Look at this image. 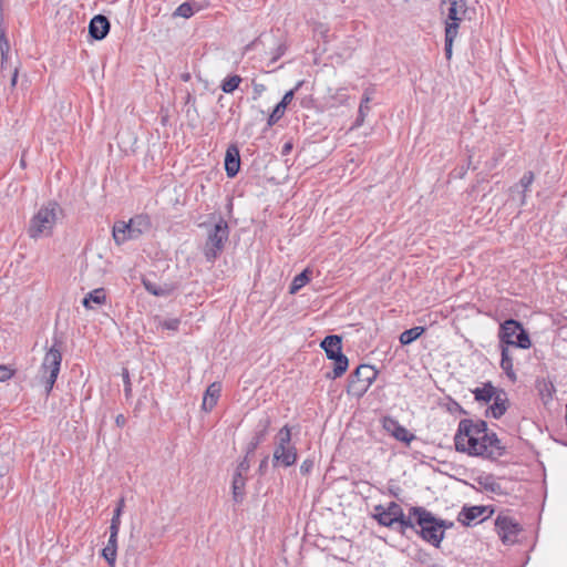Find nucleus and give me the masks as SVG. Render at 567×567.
I'll return each instance as SVG.
<instances>
[{"label":"nucleus","instance_id":"12","mask_svg":"<svg viewBox=\"0 0 567 567\" xmlns=\"http://www.w3.org/2000/svg\"><path fill=\"white\" fill-rule=\"evenodd\" d=\"M297 461V449L296 446L275 447L272 455L274 466L289 467Z\"/></svg>","mask_w":567,"mask_h":567},{"label":"nucleus","instance_id":"28","mask_svg":"<svg viewBox=\"0 0 567 567\" xmlns=\"http://www.w3.org/2000/svg\"><path fill=\"white\" fill-rule=\"evenodd\" d=\"M398 524V532L401 534H404L406 529H412L416 533L417 530V524H416V515L412 514V507L409 511V514L405 515L404 512L402 513V518L396 520Z\"/></svg>","mask_w":567,"mask_h":567},{"label":"nucleus","instance_id":"47","mask_svg":"<svg viewBox=\"0 0 567 567\" xmlns=\"http://www.w3.org/2000/svg\"><path fill=\"white\" fill-rule=\"evenodd\" d=\"M312 468H313L312 460H305L300 465V472L303 475L309 474L312 471Z\"/></svg>","mask_w":567,"mask_h":567},{"label":"nucleus","instance_id":"19","mask_svg":"<svg viewBox=\"0 0 567 567\" xmlns=\"http://www.w3.org/2000/svg\"><path fill=\"white\" fill-rule=\"evenodd\" d=\"M487 506L463 507L458 514L457 520L465 526H470L472 523L476 522L481 516L487 513Z\"/></svg>","mask_w":567,"mask_h":567},{"label":"nucleus","instance_id":"52","mask_svg":"<svg viewBox=\"0 0 567 567\" xmlns=\"http://www.w3.org/2000/svg\"><path fill=\"white\" fill-rule=\"evenodd\" d=\"M185 103L186 104H189V103L194 104L195 103V97L190 93H187Z\"/></svg>","mask_w":567,"mask_h":567},{"label":"nucleus","instance_id":"51","mask_svg":"<svg viewBox=\"0 0 567 567\" xmlns=\"http://www.w3.org/2000/svg\"><path fill=\"white\" fill-rule=\"evenodd\" d=\"M268 456H266L259 465V471L262 472L267 467Z\"/></svg>","mask_w":567,"mask_h":567},{"label":"nucleus","instance_id":"16","mask_svg":"<svg viewBox=\"0 0 567 567\" xmlns=\"http://www.w3.org/2000/svg\"><path fill=\"white\" fill-rule=\"evenodd\" d=\"M240 168L239 150L235 145H230L225 155V171L228 177H235Z\"/></svg>","mask_w":567,"mask_h":567},{"label":"nucleus","instance_id":"6","mask_svg":"<svg viewBox=\"0 0 567 567\" xmlns=\"http://www.w3.org/2000/svg\"><path fill=\"white\" fill-rule=\"evenodd\" d=\"M62 362L61 342L54 340L52 347L45 352L40 372L44 381L45 392L50 394L58 379Z\"/></svg>","mask_w":567,"mask_h":567},{"label":"nucleus","instance_id":"21","mask_svg":"<svg viewBox=\"0 0 567 567\" xmlns=\"http://www.w3.org/2000/svg\"><path fill=\"white\" fill-rule=\"evenodd\" d=\"M118 532L120 530L110 529L109 542L102 549V556L111 567H114L116 560Z\"/></svg>","mask_w":567,"mask_h":567},{"label":"nucleus","instance_id":"10","mask_svg":"<svg viewBox=\"0 0 567 567\" xmlns=\"http://www.w3.org/2000/svg\"><path fill=\"white\" fill-rule=\"evenodd\" d=\"M403 508L395 502L388 506L375 505L373 508V518L382 526L393 527L396 520L402 518Z\"/></svg>","mask_w":567,"mask_h":567},{"label":"nucleus","instance_id":"44","mask_svg":"<svg viewBox=\"0 0 567 567\" xmlns=\"http://www.w3.org/2000/svg\"><path fill=\"white\" fill-rule=\"evenodd\" d=\"M249 467H250V465H249L248 456L246 455L245 458L241 462H239V464L237 465L234 474H239L241 476H246V474L249 471Z\"/></svg>","mask_w":567,"mask_h":567},{"label":"nucleus","instance_id":"26","mask_svg":"<svg viewBox=\"0 0 567 567\" xmlns=\"http://www.w3.org/2000/svg\"><path fill=\"white\" fill-rule=\"evenodd\" d=\"M494 403L489 406L491 415L494 419H501L505 412L507 411V398L506 393L504 391H498L497 394H495Z\"/></svg>","mask_w":567,"mask_h":567},{"label":"nucleus","instance_id":"53","mask_svg":"<svg viewBox=\"0 0 567 567\" xmlns=\"http://www.w3.org/2000/svg\"><path fill=\"white\" fill-rule=\"evenodd\" d=\"M291 148H292V145L290 143L285 144L284 148H282V154H288Z\"/></svg>","mask_w":567,"mask_h":567},{"label":"nucleus","instance_id":"48","mask_svg":"<svg viewBox=\"0 0 567 567\" xmlns=\"http://www.w3.org/2000/svg\"><path fill=\"white\" fill-rule=\"evenodd\" d=\"M11 378V370L4 365H0V381H6Z\"/></svg>","mask_w":567,"mask_h":567},{"label":"nucleus","instance_id":"46","mask_svg":"<svg viewBox=\"0 0 567 567\" xmlns=\"http://www.w3.org/2000/svg\"><path fill=\"white\" fill-rule=\"evenodd\" d=\"M254 95L252 99L257 100L266 91V86L262 83L252 82Z\"/></svg>","mask_w":567,"mask_h":567},{"label":"nucleus","instance_id":"5","mask_svg":"<svg viewBox=\"0 0 567 567\" xmlns=\"http://www.w3.org/2000/svg\"><path fill=\"white\" fill-rule=\"evenodd\" d=\"M499 346H514L519 349H529L532 341L523 324L515 319H507L499 326Z\"/></svg>","mask_w":567,"mask_h":567},{"label":"nucleus","instance_id":"30","mask_svg":"<svg viewBox=\"0 0 567 567\" xmlns=\"http://www.w3.org/2000/svg\"><path fill=\"white\" fill-rule=\"evenodd\" d=\"M331 360L334 361L333 371H332V373H328L327 378L328 379L340 378L347 371V369L349 367V360L343 353L332 358Z\"/></svg>","mask_w":567,"mask_h":567},{"label":"nucleus","instance_id":"8","mask_svg":"<svg viewBox=\"0 0 567 567\" xmlns=\"http://www.w3.org/2000/svg\"><path fill=\"white\" fill-rule=\"evenodd\" d=\"M378 371L370 364H360L349 377L347 392L361 398L377 379Z\"/></svg>","mask_w":567,"mask_h":567},{"label":"nucleus","instance_id":"4","mask_svg":"<svg viewBox=\"0 0 567 567\" xmlns=\"http://www.w3.org/2000/svg\"><path fill=\"white\" fill-rule=\"evenodd\" d=\"M151 226L150 217L143 214L132 217L128 221L118 220L113 226V239L120 246L127 240L137 239L148 231Z\"/></svg>","mask_w":567,"mask_h":567},{"label":"nucleus","instance_id":"35","mask_svg":"<svg viewBox=\"0 0 567 567\" xmlns=\"http://www.w3.org/2000/svg\"><path fill=\"white\" fill-rule=\"evenodd\" d=\"M90 302H94L97 305L105 302V293L102 288L95 289L91 291L84 299H83V306L85 308H90Z\"/></svg>","mask_w":567,"mask_h":567},{"label":"nucleus","instance_id":"40","mask_svg":"<svg viewBox=\"0 0 567 567\" xmlns=\"http://www.w3.org/2000/svg\"><path fill=\"white\" fill-rule=\"evenodd\" d=\"M144 287L153 296L165 297L168 296L169 293V290L167 288H163L151 281H144Z\"/></svg>","mask_w":567,"mask_h":567},{"label":"nucleus","instance_id":"38","mask_svg":"<svg viewBox=\"0 0 567 567\" xmlns=\"http://www.w3.org/2000/svg\"><path fill=\"white\" fill-rule=\"evenodd\" d=\"M460 22L445 21V42H454L457 37Z\"/></svg>","mask_w":567,"mask_h":567},{"label":"nucleus","instance_id":"55","mask_svg":"<svg viewBox=\"0 0 567 567\" xmlns=\"http://www.w3.org/2000/svg\"><path fill=\"white\" fill-rule=\"evenodd\" d=\"M515 196H516V199H513V200L517 202V204L519 205L520 193H516Z\"/></svg>","mask_w":567,"mask_h":567},{"label":"nucleus","instance_id":"24","mask_svg":"<svg viewBox=\"0 0 567 567\" xmlns=\"http://www.w3.org/2000/svg\"><path fill=\"white\" fill-rule=\"evenodd\" d=\"M373 92H374V89H372V87H368L364 91L363 96H362L361 102H360V105H359L358 117H357V120L354 122L353 127H359V126H361L363 124L365 116L370 112L369 103L372 100Z\"/></svg>","mask_w":567,"mask_h":567},{"label":"nucleus","instance_id":"37","mask_svg":"<svg viewBox=\"0 0 567 567\" xmlns=\"http://www.w3.org/2000/svg\"><path fill=\"white\" fill-rule=\"evenodd\" d=\"M241 83V78L239 75H231L226 78L221 82V90L225 93H233L236 89H238L239 84Z\"/></svg>","mask_w":567,"mask_h":567},{"label":"nucleus","instance_id":"42","mask_svg":"<svg viewBox=\"0 0 567 567\" xmlns=\"http://www.w3.org/2000/svg\"><path fill=\"white\" fill-rule=\"evenodd\" d=\"M484 488L486 491H489L492 493L501 494L502 487L499 483H497L495 480L487 477L483 484Z\"/></svg>","mask_w":567,"mask_h":567},{"label":"nucleus","instance_id":"49","mask_svg":"<svg viewBox=\"0 0 567 567\" xmlns=\"http://www.w3.org/2000/svg\"><path fill=\"white\" fill-rule=\"evenodd\" d=\"M444 52L447 60H451L453 54V42H445Z\"/></svg>","mask_w":567,"mask_h":567},{"label":"nucleus","instance_id":"29","mask_svg":"<svg viewBox=\"0 0 567 567\" xmlns=\"http://www.w3.org/2000/svg\"><path fill=\"white\" fill-rule=\"evenodd\" d=\"M472 392L476 401L485 403L489 402L498 393L491 382H486L482 388H476Z\"/></svg>","mask_w":567,"mask_h":567},{"label":"nucleus","instance_id":"59","mask_svg":"<svg viewBox=\"0 0 567 567\" xmlns=\"http://www.w3.org/2000/svg\"><path fill=\"white\" fill-rule=\"evenodd\" d=\"M566 257H567V251H566Z\"/></svg>","mask_w":567,"mask_h":567},{"label":"nucleus","instance_id":"56","mask_svg":"<svg viewBox=\"0 0 567 567\" xmlns=\"http://www.w3.org/2000/svg\"><path fill=\"white\" fill-rule=\"evenodd\" d=\"M123 421H124L123 415H118V416L116 417V423H117V424H120V423H121V422H123Z\"/></svg>","mask_w":567,"mask_h":567},{"label":"nucleus","instance_id":"13","mask_svg":"<svg viewBox=\"0 0 567 567\" xmlns=\"http://www.w3.org/2000/svg\"><path fill=\"white\" fill-rule=\"evenodd\" d=\"M110 21L105 16L97 14L89 23V34L94 40H103L110 32Z\"/></svg>","mask_w":567,"mask_h":567},{"label":"nucleus","instance_id":"31","mask_svg":"<svg viewBox=\"0 0 567 567\" xmlns=\"http://www.w3.org/2000/svg\"><path fill=\"white\" fill-rule=\"evenodd\" d=\"M424 331V327H413L411 329L404 330L399 337L400 343L408 346L420 338Z\"/></svg>","mask_w":567,"mask_h":567},{"label":"nucleus","instance_id":"25","mask_svg":"<svg viewBox=\"0 0 567 567\" xmlns=\"http://www.w3.org/2000/svg\"><path fill=\"white\" fill-rule=\"evenodd\" d=\"M446 21L461 22L466 12V3L464 0H449Z\"/></svg>","mask_w":567,"mask_h":567},{"label":"nucleus","instance_id":"11","mask_svg":"<svg viewBox=\"0 0 567 567\" xmlns=\"http://www.w3.org/2000/svg\"><path fill=\"white\" fill-rule=\"evenodd\" d=\"M383 429L389 432L398 441L410 444L415 439V435L410 433L403 425L395 419L386 416L383 419Z\"/></svg>","mask_w":567,"mask_h":567},{"label":"nucleus","instance_id":"27","mask_svg":"<svg viewBox=\"0 0 567 567\" xmlns=\"http://www.w3.org/2000/svg\"><path fill=\"white\" fill-rule=\"evenodd\" d=\"M246 476L234 474L231 482V494L235 503H241L245 497Z\"/></svg>","mask_w":567,"mask_h":567},{"label":"nucleus","instance_id":"39","mask_svg":"<svg viewBox=\"0 0 567 567\" xmlns=\"http://www.w3.org/2000/svg\"><path fill=\"white\" fill-rule=\"evenodd\" d=\"M410 556L413 560H415L416 563H419L421 565L427 566L432 561L431 555L422 548H415Z\"/></svg>","mask_w":567,"mask_h":567},{"label":"nucleus","instance_id":"23","mask_svg":"<svg viewBox=\"0 0 567 567\" xmlns=\"http://www.w3.org/2000/svg\"><path fill=\"white\" fill-rule=\"evenodd\" d=\"M536 389L538 391L540 400L543 401V403L545 405H547L548 403H550L553 401L554 394L556 393V388L551 380H549V379L537 380Z\"/></svg>","mask_w":567,"mask_h":567},{"label":"nucleus","instance_id":"50","mask_svg":"<svg viewBox=\"0 0 567 567\" xmlns=\"http://www.w3.org/2000/svg\"><path fill=\"white\" fill-rule=\"evenodd\" d=\"M18 80V68H14L11 75V86L14 87Z\"/></svg>","mask_w":567,"mask_h":567},{"label":"nucleus","instance_id":"33","mask_svg":"<svg viewBox=\"0 0 567 567\" xmlns=\"http://www.w3.org/2000/svg\"><path fill=\"white\" fill-rule=\"evenodd\" d=\"M9 52H10L9 40L6 35L4 30H1V32H0V53H1V73H2V75H4L6 64H7L8 58H9Z\"/></svg>","mask_w":567,"mask_h":567},{"label":"nucleus","instance_id":"41","mask_svg":"<svg viewBox=\"0 0 567 567\" xmlns=\"http://www.w3.org/2000/svg\"><path fill=\"white\" fill-rule=\"evenodd\" d=\"M194 14V10L190 3L183 2L174 11L175 17H182L185 19L190 18Z\"/></svg>","mask_w":567,"mask_h":567},{"label":"nucleus","instance_id":"32","mask_svg":"<svg viewBox=\"0 0 567 567\" xmlns=\"http://www.w3.org/2000/svg\"><path fill=\"white\" fill-rule=\"evenodd\" d=\"M310 275H311V271L308 268L305 269L299 275H297L293 278V280H292V282H291L290 287H289L290 293H296L302 287H305L309 282V280H310Z\"/></svg>","mask_w":567,"mask_h":567},{"label":"nucleus","instance_id":"57","mask_svg":"<svg viewBox=\"0 0 567 567\" xmlns=\"http://www.w3.org/2000/svg\"><path fill=\"white\" fill-rule=\"evenodd\" d=\"M487 512H488V515H485V517H484V518H488V516L493 513V509H489V508H488V511H487Z\"/></svg>","mask_w":567,"mask_h":567},{"label":"nucleus","instance_id":"36","mask_svg":"<svg viewBox=\"0 0 567 567\" xmlns=\"http://www.w3.org/2000/svg\"><path fill=\"white\" fill-rule=\"evenodd\" d=\"M124 506H125V501L124 498H120L118 502H117V506L116 508L114 509V513H113V517L111 519V526H110V529H114V530H120V526H121V515L123 513V509H124Z\"/></svg>","mask_w":567,"mask_h":567},{"label":"nucleus","instance_id":"20","mask_svg":"<svg viewBox=\"0 0 567 567\" xmlns=\"http://www.w3.org/2000/svg\"><path fill=\"white\" fill-rule=\"evenodd\" d=\"M320 346L324 350L327 358L330 360L342 353V339L340 336H337V334L327 336L322 340Z\"/></svg>","mask_w":567,"mask_h":567},{"label":"nucleus","instance_id":"15","mask_svg":"<svg viewBox=\"0 0 567 567\" xmlns=\"http://www.w3.org/2000/svg\"><path fill=\"white\" fill-rule=\"evenodd\" d=\"M301 85V83H298L297 86L293 90H290L285 93L281 101L274 107L272 112L268 116L267 125L272 126L275 125L285 114V111L288 106V104L292 101L295 91L298 90V87Z\"/></svg>","mask_w":567,"mask_h":567},{"label":"nucleus","instance_id":"7","mask_svg":"<svg viewBox=\"0 0 567 567\" xmlns=\"http://www.w3.org/2000/svg\"><path fill=\"white\" fill-rule=\"evenodd\" d=\"M228 237V224L220 218L207 234V239L203 248L207 261H214L223 252Z\"/></svg>","mask_w":567,"mask_h":567},{"label":"nucleus","instance_id":"58","mask_svg":"<svg viewBox=\"0 0 567 567\" xmlns=\"http://www.w3.org/2000/svg\"><path fill=\"white\" fill-rule=\"evenodd\" d=\"M565 421H566V425H567V403H566V414H565Z\"/></svg>","mask_w":567,"mask_h":567},{"label":"nucleus","instance_id":"9","mask_svg":"<svg viewBox=\"0 0 567 567\" xmlns=\"http://www.w3.org/2000/svg\"><path fill=\"white\" fill-rule=\"evenodd\" d=\"M495 530L503 544L512 545L517 542L522 527L513 517L499 514L495 519Z\"/></svg>","mask_w":567,"mask_h":567},{"label":"nucleus","instance_id":"14","mask_svg":"<svg viewBox=\"0 0 567 567\" xmlns=\"http://www.w3.org/2000/svg\"><path fill=\"white\" fill-rule=\"evenodd\" d=\"M534 182V173L526 172L519 182L511 187L509 197L511 199H516L515 194L520 193L519 206H524L526 204V193L529 190L532 184Z\"/></svg>","mask_w":567,"mask_h":567},{"label":"nucleus","instance_id":"17","mask_svg":"<svg viewBox=\"0 0 567 567\" xmlns=\"http://www.w3.org/2000/svg\"><path fill=\"white\" fill-rule=\"evenodd\" d=\"M269 425H270L269 417L260 420L252 439L250 440V442L247 445V451H246L247 456H249L250 454H254L256 449L265 441L267 433H268Z\"/></svg>","mask_w":567,"mask_h":567},{"label":"nucleus","instance_id":"22","mask_svg":"<svg viewBox=\"0 0 567 567\" xmlns=\"http://www.w3.org/2000/svg\"><path fill=\"white\" fill-rule=\"evenodd\" d=\"M509 347L499 346L501 349V368L507 375V378L515 382L517 380L516 372L514 371L513 357L509 352Z\"/></svg>","mask_w":567,"mask_h":567},{"label":"nucleus","instance_id":"18","mask_svg":"<svg viewBox=\"0 0 567 567\" xmlns=\"http://www.w3.org/2000/svg\"><path fill=\"white\" fill-rule=\"evenodd\" d=\"M221 393V383L213 382L208 385L204 393L202 409L206 412H210L217 404Z\"/></svg>","mask_w":567,"mask_h":567},{"label":"nucleus","instance_id":"54","mask_svg":"<svg viewBox=\"0 0 567 567\" xmlns=\"http://www.w3.org/2000/svg\"><path fill=\"white\" fill-rule=\"evenodd\" d=\"M189 79H190L189 73H184V74H182V80H183L184 82L189 81Z\"/></svg>","mask_w":567,"mask_h":567},{"label":"nucleus","instance_id":"34","mask_svg":"<svg viewBox=\"0 0 567 567\" xmlns=\"http://www.w3.org/2000/svg\"><path fill=\"white\" fill-rule=\"evenodd\" d=\"M277 443L275 447L293 446L291 444V430L288 425L282 426L277 434Z\"/></svg>","mask_w":567,"mask_h":567},{"label":"nucleus","instance_id":"1","mask_svg":"<svg viewBox=\"0 0 567 567\" xmlns=\"http://www.w3.org/2000/svg\"><path fill=\"white\" fill-rule=\"evenodd\" d=\"M454 445L457 452L470 456L496 458L505 453L496 433L488 432L487 423L483 420H461L454 435Z\"/></svg>","mask_w":567,"mask_h":567},{"label":"nucleus","instance_id":"2","mask_svg":"<svg viewBox=\"0 0 567 567\" xmlns=\"http://www.w3.org/2000/svg\"><path fill=\"white\" fill-rule=\"evenodd\" d=\"M412 514L416 515L419 526L416 534L425 542L439 548L444 539L445 528L452 526L445 520L436 518L430 511L421 506H413Z\"/></svg>","mask_w":567,"mask_h":567},{"label":"nucleus","instance_id":"45","mask_svg":"<svg viewBox=\"0 0 567 567\" xmlns=\"http://www.w3.org/2000/svg\"><path fill=\"white\" fill-rule=\"evenodd\" d=\"M122 377H123V382H124L125 395L130 396L131 395V391H132V385H131L130 373H128L127 369H123Z\"/></svg>","mask_w":567,"mask_h":567},{"label":"nucleus","instance_id":"3","mask_svg":"<svg viewBox=\"0 0 567 567\" xmlns=\"http://www.w3.org/2000/svg\"><path fill=\"white\" fill-rule=\"evenodd\" d=\"M60 210V206L55 202H49L42 206L30 220L28 227L29 236L33 239L50 236L56 224Z\"/></svg>","mask_w":567,"mask_h":567},{"label":"nucleus","instance_id":"43","mask_svg":"<svg viewBox=\"0 0 567 567\" xmlns=\"http://www.w3.org/2000/svg\"><path fill=\"white\" fill-rule=\"evenodd\" d=\"M181 324L178 318L167 319L161 322V327L166 330L177 331Z\"/></svg>","mask_w":567,"mask_h":567}]
</instances>
